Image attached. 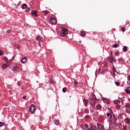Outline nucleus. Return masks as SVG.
Instances as JSON below:
<instances>
[{
	"mask_svg": "<svg viewBox=\"0 0 130 130\" xmlns=\"http://www.w3.org/2000/svg\"><path fill=\"white\" fill-rule=\"evenodd\" d=\"M69 30L64 27H61V30L60 31V35L61 37H66L67 34H68Z\"/></svg>",
	"mask_w": 130,
	"mask_h": 130,
	"instance_id": "nucleus-1",
	"label": "nucleus"
},
{
	"mask_svg": "<svg viewBox=\"0 0 130 130\" xmlns=\"http://www.w3.org/2000/svg\"><path fill=\"white\" fill-rule=\"evenodd\" d=\"M89 103L92 107H95V104H96V96H95V95H93V98H90Z\"/></svg>",
	"mask_w": 130,
	"mask_h": 130,
	"instance_id": "nucleus-2",
	"label": "nucleus"
},
{
	"mask_svg": "<svg viewBox=\"0 0 130 130\" xmlns=\"http://www.w3.org/2000/svg\"><path fill=\"white\" fill-rule=\"evenodd\" d=\"M109 120L112 123H116V121H117V119L115 118V115L113 114L110 117Z\"/></svg>",
	"mask_w": 130,
	"mask_h": 130,
	"instance_id": "nucleus-3",
	"label": "nucleus"
},
{
	"mask_svg": "<svg viewBox=\"0 0 130 130\" xmlns=\"http://www.w3.org/2000/svg\"><path fill=\"white\" fill-rule=\"evenodd\" d=\"M49 22L50 24H52V25H54V24H56V23H57V21L54 17H51L49 19Z\"/></svg>",
	"mask_w": 130,
	"mask_h": 130,
	"instance_id": "nucleus-4",
	"label": "nucleus"
},
{
	"mask_svg": "<svg viewBox=\"0 0 130 130\" xmlns=\"http://www.w3.org/2000/svg\"><path fill=\"white\" fill-rule=\"evenodd\" d=\"M108 60L111 62V63H113V62H115V56L110 55L108 57Z\"/></svg>",
	"mask_w": 130,
	"mask_h": 130,
	"instance_id": "nucleus-5",
	"label": "nucleus"
},
{
	"mask_svg": "<svg viewBox=\"0 0 130 130\" xmlns=\"http://www.w3.org/2000/svg\"><path fill=\"white\" fill-rule=\"evenodd\" d=\"M114 103L116 105V106L117 109H120V105H119V104H120V101L115 100L114 101Z\"/></svg>",
	"mask_w": 130,
	"mask_h": 130,
	"instance_id": "nucleus-6",
	"label": "nucleus"
},
{
	"mask_svg": "<svg viewBox=\"0 0 130 130\" xmlns=\"http://www.w3.org/2000/svg\"><path fill=\"white\" fill-rule=\"evenodd\" d=\"M35 105H31L30 107H29V112H30L31 113H33L34 112V111H35Z\"/></svg>",
	"mask_w": 130,
	"mask_h": 130,
	"instance_id": "nucleus-7",
	"label": "nucleus"
},
{
	"mask_svg": "<svg viewBox=\"0 0 130 130\" xmlns=\"http://www.w3.org/2000/svg\"><path fill=\"white\" fill-rule=\"evenodd\" d=\"M36 40L38 41V44L40 47H41V41H42V38L40 36H37L36 38Z\"/></svg>",
	"mask_w": 130,
	"mask_h": 130,
	"instance_id": "nucleus-8",
	"label": "nucleus"
},
{
	"mask_svg": "<svg viewBox=\"0 0 130 130\" xmlns=\"http://www.w3.org/2000/svg\"><path fill=\"white\" fill-rule=\"evenodd\" d=\"M12 71H13L14 73H18V72H19V68H18V66H13L12 68Z\"/></svg>",
	"mask_w": 130,
	"mask_h": 130,
	"instance_id": "nucleus-9",
	"label": "nucleus"
},
{
	"mask_svg": "<svg viewBox=\"0 0 130 130\" xmlns=\"http://www.w3.org/2000/svg\"><path fill=\"white\" fill-rule=\"evenodd\" d=\"M31 14L32 17H38V15H37V11L36 10H32Z\"/></svg>",
	"mask_w": 130,
	"mask_h": 130,
	"instance_id": "nucleus-10",
	"label": "nucleus"
},
{
	"mask_svg": "<svg viewBox=\"0 0 130 130\" xmlns=\"http://www.w3.org/2000/svg\"><path fill=\"white\" fill-rule=\"evenodd\" d=\"M124 122L126 123V124H128V125H130V119L129 118H126L124 119Z\"/></svg>",
	"mask_w": 130,
	"mask_h": 130,
	"instance_id": "nucleus-11",
	"label": "nucleus"
},
{
	"mask_svg": "<svg viewBox=\"0 0 130 130\" xmlns=\"http://www.w3.org/2000/svg\"><path fill=\"white\" fill-rule=\"evenodd\" d=\"M21 62L22 63H26L27 62V57H24L21 60Z\"/></svg>",
	"mask_w": 130,
	"mask_h": 130,
	"instance_id": "nucleus-12",
	"label": "nucleus"
},
{
	"mask_svg": "<svg viewBox=\"0 0 130 130\" xmlns=\"http://www.w3.org/2000/svg\"><path fill=\"white\" fill-rule=\"evenodd\" d=\"M103 102H104L106 104H107V105H108V104H110V101H109L107 99H104Z\"/></svg>",
	"mask_w": 130,
	"mask_h": 130,
	"instance_id": "nucleus-13",
	"label": "nucleus"
},
{
	"mask_svg": "<svg viewBox=\"0 0 130 130\" xmlns=\"http://www.w3.org/2000/svg\"><path fill=\"white\" fill-rule=\"evenodd\" d=\"M8 63H6L5 64H2V69L3 70H5L9 67V64H8Z\"/></svg>",
	"mask_w": 130,
	"mask_h": 130,
	"instance_id": "nucleus-14",
	"label": "nucleus"
},
{
	"mask_svg": "<svg viewBox=\"0 0 130 130\" xmlns=\"http://www.w3.org/2000/svg\"><path fill=\"white\" fill-rule=\"evenodd\" d=\"M83 103H84V104L85 107H87V105H88V100H87L86 99H84L83 100Z\"/></svg>",
	"mask_w": 130,
	"mask_h": 130,
	"instance_id": "nucleus-15",
	"label": "nucleus"
},
{
	"mask_svg": "<svg viewBox=\"0 0 130 130\" xmlns=\"http://www.w3.org/2000/svg\"><path fill=\"white\" fill-rule=\"evenodd\" d=\"M97 126L98 127H99V129H100V127L101 129H103V128H104V126H103V125L99 123H97Z\"/></svg>",
	"mask_w": 130,
	"mask_h": 130,
	"instance_id": "nucleus-16",
	"label": "nucleus"
},
{
	"mask_svg": "<svg viewBox=\"0 0 130 130\" xmlns=\"http://www.w3.org/2000/svg\"><path fill=\"white\" fill-rule=\"evenodd\" d=\"M113 112L112 111V110H110V113H108V114H107V117H109V116H111V115H113Z\"/></svg>",
	"mask_w": 130,
	"mask_h": 130,
	"instance_id": "nucleus-17",
	"label": "nucleus"
},
{
	"mask_svg": "<svg viewBox=\"0 0 130 130\" xmlns=\"http://www.w3.org/2000/svg\"><path fill=\"white\" fill-rule=\"evenodd\" d=\"M127 78V85L130 86V75H128Z\"/></svg>",
	"mask_w": 130,
	"mask_h": 130,
	"instance_id": "nucleus-18",
	"label": "nucleus"
},
{
	"mask_svg": "<svg viewBox=\"0 0 130 130\" xmlns=\"http://www.w3.org/2000/svg\"><path fill=\"white\" fill-rule=\"evenodd\" d=\"M96 109H98V110H101V108H102V106H101V105L99 104L96 106Z\"/></svg>",
	"mask_w": 130,
	"mask_h": 130,
	"instance_id": "nucleus-19",
	"label": "nucleus"
},
{
	"mask_svg": "<svg viewBox=\"0 0 130 130\" xmlns=\"http://www.w3.org/2000/svg\"><path fill=\"white\" fill-rule=\"evenodd\" d=\"M54 123L55 124H56V125H59V124H60V122H59V120H55L54 121Z\"/></svg>",
	"mask_w": 130,
	"mask_h": 130,
	"instance_id": "nucleus-20",
	"label": "nucleus"
},
{
	"mask_svg": "<svg viewBox=\"0 0 130 130\" xmlns=\"http://www.w3.org/2000/svg\"><path fill=\"white\" fill-rule=\"evenodd\" d=\"M122 50L124 52H126L127 51V46H123Z\"/></svg>",
	"mask_w": 130,
	"mask_h": 130,
	"instance_id": "nucleus-21",
	"label": "nucleus"
},
{
	"mask_svg": "<svg viewBox=\"0 0 130 130\" xmlns=\"http://www.w3.org/2000/svg\"><path fill=\"white\" fill-rule=\"evenodd\" d=\"M87 34V32L84 30L82 31L81 32V36H85V35H86V34Z\"/></svg>",
	"mask_w": 130,
	"mask_h": 130,
	"instance_id": "nucleus-22",
	"label": "nucleus"
},
{
	"mask_svg": "<svg viewBox=\"0 0 130 130\" xmlns=\"http://www.w3.org/2000/svg\"><path fill=\"white\" fill-rule=\"evenodd\" d=\"M3 59H4V61H5V62H6V63H9V60L7 58V57H4Z\"/></svg>",
	"mask_w": 130,
	"mask_h": 130,
	"instance_id": "nucleus-23",
	"label": "nucleus"
},
{
	"mask_svg": "<svg viewBox=\"0 0 130 130\" xmlns=\"http://www.w3.org/2000/svg\"><path fill=\"white\" fill-rule=\"evenodd\" d=\"M125 92L126 94H130V90H129V89L128 88H126L125 90Z\"/></svg>",
	"mask_w": 130,
	"mask_h": 130,
	"instance_id": "nucleus-24",
	"label": "nucleus"
},
{
	"mask_svg": "<svg viewBox=\"0 0 130 130\" xmlns=\"http://www.w3.org/2000/svg\"><path fill=\"white\" fill-rule=\"evenodd\" d=\"M27 4H23V5H22V9H27Z\"/></svg>",
	"mask_w": 130,
	"mask_h": 130,
	"instance_id": "nucleus-25",
	"label": "nucleus"
},
{
	"mask_svg": "<svg viewBox=\"0 0 130 130\" xmlns=\"http://www.w3.org/2000/svg\"><path fill=\"white\" fill-rule=\"evenodd\" d=\"M44 13H45V16H47L49 14V12L47 10H45L43 11Z\"/></svg>",
	"mask_w": 130,
	"mask_h": 130,
	"instance_id": "nucleus-26",
	"label": "nucleus"
},
{
	"mask_svg": "<svg viewBox=\"0 0 130 130\" xmlns=\"http://www.w3.org/2000/svg\"><path fill=\"white\" fill-rule=\"evenodd\" d=\"M113 47L116 48V47H119V44H116L113 45Z\"/></svg>",
	"mask_w": 130,
	"mask_h": 130,
	"instance_id": "nucleus-27",
	"label": "nucleus"
},
{
	"mask_svg": "<svg viewBox=\"0 0 130 130\" xmlns=\"http://www.w3.org/2000/svg\"><path fill=\"white\" fill-rule=\"evenodd\" d=\"M113 73H115L116 72V68L114 67V66L113 65V68H112Z\"/></svg>",
	"mask_w": 130,
	"mask_h": 130,
	"instance_id": "nucleus-28",
	"label": "nucleus"
},
{
	"mask_svg": "<svg viewBox=\"0 0 130 130\" xmlns=\"http://www.w3.org/2000/svg\"><path fill=\"white\" fill-rule=\"evenodd\" d=\"M121 31H122V32H125V27H122L121 28Z\"/></svg>",
	"mask_w": 130,
	"mask_h": 130,
	"instance_id": "nucleus-29",
	"label": "nucleus"
},
{
	"mask_svg": "<svg viewBox=\"0 0 130 130\" xmlns=\"http://www.w3.org/2000/svg\"><path fill=\"white\" fill-rule=\"evenodd\" d=\"M66 91H67V87H63L62 88V92H63V93H66Z\"/></svg>",
	"mask_w": 130,
	"mask_h": 130,
	"instance_id": "nucleus-30",
	"label": "nucleus"
},
{
	"mask_svg": "<svg viewBox=\"0 0 130 130\" xmlns=\"http://www.w3.org/2000/svg\"><path fill=\"white\" fill-rule=\"evenodd\" d=\"M5 122H0V127H2V126H4V125H5Z\"/></svg>",
	"mask_w": 130,
	"mask_h": 130,
	"instance_id": "nucleus-31",
	"label": "nucleus"
},
{
	"mask_svg": "<svg viewBox=\"0 0 130 130\" xmlns=\"http://www.w3.org/2000/svg\"><path fill=\"white\" fill-rule=\"evenodd\" d=\"M115 84L116 85V86H119V85H120V83L117 81H115Z\"/></svg>",
	"mask_w": 130,
	"mask_h": 130,
	"instance_id": "nucleus-32",
	"label": "nucleus"
},
{
	"mask_svg": "<svg viewBox=\"0 0 130 130\" xmlns=\"http://www.w3.org/2000/svg\"><path fill=\"white\" fill-rule=\"evenodd\" d=\"M85 118L86 119H89L90 118V116L87 115H86V116H85Z\"/></svg>",
	"mask_w": 130,
	"mask_h": 130,
	"instance_id": "nucleus-33",
	"label": "nucleus"
},
{
	"mask_svg": "<svg viewBox=\"0 0 130 130\" xmlns=\"http://www.w3.org/2000/svg\"><path fill=\"white\" fill-rule=\"evenodd\" d=\"M129 106H130L129 104H127L126 105H125L126 108H129Z\"/></svg>",
	"mask_w": 130,
	"mask_h": 130,
	"instance_id": "nucleus-34",
	"label": "nucleus"
},
{
	"mask_svg": "<svg viewBox=\"0 0 130 130\" xmlns=\"http://www.w3.org/2000/svg\"><path fill=\"white\" fill-rule=\"evenodd\" d=\"M123 130H126V129H127V128L126 127V126L123 125Z\"/></svg>",
	"mask_w": 130,
	"mask_h": 130,
	"instance_id": "nucleus-35",
	"label": "nucleus"
},
{
	"mask_svg": "<svg viewBox=\"0 0 130 130\" xmlns=\"http://www.w3.org/2000/svg\"><path fill=\"white\" fill-rule=\"evenodd\" d=\"M87 130H93V126H90Z\"/></svg>",
	"mask_w": 130,
	"mask_h": 130,
	"instance_id": "nucleus-36",
	"label": "nucleus"
},
{
	"mask_svg": "<svg viewBox=\"0 0 130 130\" xmlns=\"http://www.w3.org/2000/svg\"><path fill=\"white\" fill-rule=\"evenodd\" d=\"M115 54V55H116L117 56H118V55H119V52H116Z\"/></svg>",
	"mask_w": 130,
	"mask_h": 130,
	"instance_id": "nucleus-37",
	"label": "nucleus"
},
{
	"mask_svg": "<svg viewBox=\"0 0 130 130\" xmlns=\"http://www.w3.org/2000/svg\"><path fill=\"white\" fill-rule=\"evenodd\" d=\"M25 11H26V12H29V11H30V8H29V7L27 8L26 9Z\"/></svg>",
	"mask_w": 130,
	"mask_h": 130,
	"instance_id": "nucleus-38",
	"label": "nucleus"
},
{
	"mask_svg": "<svg viewBox=\"0 0 130 130\" xmlns=\"http://www.w3.org/2000/svg\"><path fill=\"white\" fill-rule=\"evenodd\" d=\"M74 84H75V85H78V81L75 80L74 81Z\"/></svg>",
	"mask_w": 130,
	"mask_h": 130,
	"instance_id": "nucleus-39",
	"label": "nucleus"
},
{
	"mask_svg": "<svg viewBox=\"0 0 130 130\" xmlns=\"http://www.w3.org/2000/svg\"><path fill=\"white\" fill-rule=\"evenodd\" d=\"M17 85L18 86H21V81H18V83H17Z\"/></svg>",
	"mask_w": 130,
	"mask_h": 130,
	"instance_id": "nucleus-40",
	"label": "nucleus"
},
{
	"mask_svg": "<svg viewBox=\"0 0 130 130\" xmlns=\"http://www.w3.org/2000/svg\"><path fill=\"white\" fill-rule=\"evenodd\" d=\"M27 98V96H26V95H24L23 96V100H26V98Z\"/></svg>",
	"mask_w": 130,
	"mask_h": 130,
	"instance_id": "nucleus-41",
	"label": "nucleus"
},
{
	"mask_svg": "<svg viewBox=\"0 0 130 130\" xmlns=\"http://www.w3.org/2000/svg\"><path fill=\"white\" fill-rule=\"evenodd\" d=\"M85 127H86V128H88V127H89V125H88L87 124H85Z\"/></svg>",
	"mask_w": 130,
	"mask_h": 130,
	"instance_id": "nucleus-42",
	"label": "nucleus"
},
{
	"mask_svg": "<svg viewBox=\"0 0 130 130\" xmlns=\"http://www.w3.org/2000/svg\"><path fill=\"white\" fill-rule=\"evenodd\" d=\"M113 77L114 79L115 78V73H113Z\"/></svg>",
	"mask_w": 130,
	"mask_h": 130,
	"instance_id": "nucleus-43",
	"label": "nucleus"
},
{
	"mask_svg": "<svg viewBox=\"0 0 130 130\" xmlns=\"http://www.w3.org/2000/svg\"><path fill=\"white\" fill-rule=\"evenodd\" d=\"M7 32L8 34L11 33V30H10V29L7 30Z\"/></svg>",
	"mask_w": 130,
	"mask_h": 130,
	"instance_id": "nucleus-44",
	"label": "nucleus"
},
{
	"mask_svg": "<svg viewBox=\"0 0 130 130\" xmlns=\"http://www.w3.org/2000/svg\"><path fill=\"white\" fill-rule=\"evenodd\" d=\"M3 53L2 50H0V55H3Z\"/></svg>",
	"mask_w": 130,
	"mask_h": 130,
	"instance_id": "nucleus-45",
	"label": "nucleus"
},
{
	"mask_svg": "<svg viewBox=\"0 0 130 130\" xmlns=\"http://www.w3.org/2000/svg\"><path fill=\"white\" fill-rule=\"evenodd\" d=\"M12 59H15V57L14 56L12 57Z\"/></svg>",
	"mask_w": 130,
	"mask_h": 130,
	"instance_id": "nucleus-46",
	"label": "nucleus"
},
{
	"mask_svg": "<svg viewBox=\"0 0 130 130\" xmlns=\"http://www.w3.org/2000/svg\"><path fill=\"white\" fill-rule=\"evenodd\" d=\"M111 54L112 55L113 54L112 53V51H111Z\"/></svg>",
	"mask_w": 130,
	"mask_h": 130,
	"instance_id": "nucleus-47",
	"label": "nucleus"
},
{
	"mask_svg": "<svg viewBox=\"0 0 130 130\" xmlns=\"http://www.w3.org/2000/svg\"><path fill=\"white\" fill-rule=\"evenodd\" d=\"M41 120H42V117H40Z\"/></svg>",
	"mask_w": 130,
	"mask_h": 130,
	"instance_id": "nucleus-48",
	"label": "nucleus"
},
{
	"mask_svg": "<svg viewBox=\"0 0 130 130\" xmlns=\"http://www.w3.org/2000/svg\"><path fill=\"white\" fill-rule=\"evenodd\" d=\"M75 87H77V84H74Z\"/></svg>",
	"mask_w": 130,
	"mask_h": 130,
	"instance_id": "nucleus-49",
	"label": "nucleus"
},
{
	"mask_svg": "<svg viewBox=\"0 0 130 130\" xmlns=\"http://www.w3.org/2000/svg\"><path fill=\"white\" fill-rule=\"evenodd\" d=\"M128 109L130 110V106H129V108H128Z\"/></svg>",
	"mask_w": 130,
	"mask_h": 130,
	"instance_id": "nucleus-50",
	"label": "nucleus"
},
{
	"mask_svg": "<svg viewBox=\"0 0 130 130\" xmlns=\"http://www.w3.org/2000/svg\"><path fill=\"white\" fill-rule=\"evenodd\" d=\"M86 113H88V112L86 111Z\"/></svg>",
	"mask_w": 130,
	"mask_h": 130,
	"instance_id": "nucleus-51",
	"label": "nucleus"
},
{
	"mask_svg": "<svg viewBox=\"0 0 130 130\" xmlns=\"http://www.w3.org/2000/svg\"><path fill=\"white\" fill-rule=\"evenodd\" d=\"M21 89H23V87H22Z\"/></svg>",
	"mask_w": 130,
	"mask_h": 130,
	"instance_id": "nucleus-52",
	"label": "nucleus"
}]
</instances>
